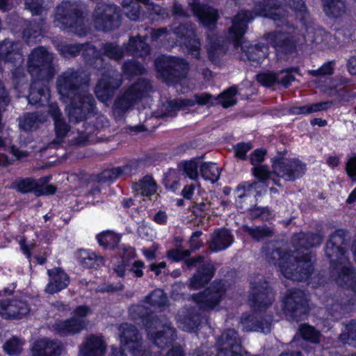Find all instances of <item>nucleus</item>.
<instances>
[{
	"mask_svg": "<svg viewBox=\"0 0 356 356\" xmlns=\"http://www.w3.org/2000/svg\"><path fill=\"white\" fill-rule=\"evenodd\" d=\"M122 83V79L118 73L106 72L99 79L95 88V93L99 101L106 102L113 96L115 91Z\"/></svg>",
	"mask_w": 356,
	"mask_h": 356,
	"instance_id": "6ab92c4d",
	"label": "nucleus"
},
{
	"mask_svg": "<svg viewBox=\"0 0 356 356\" xmlns=\"http://www.w3.org/2000/svg\"><path fill=\"white\" fill-rule=\"evenodd\" d=\"M225 291V284L222 281H215L203 292L193 295L192 299L200 309L209 311L219 304Z\"/></svg>",
	"mask_w": 356,
	"mask_h": 356,
	"instance_id": "a211bd4d",
	"label": "nucleus"
},
{
	"mask_svg": "<svg viewBox=\"0 0 356 356\" xmlns=\"http://www.w3.org/2000/svg\"><path fill=\"white\" fill-rule=\"evenodd\" d=\"M118 330L121 343L127 346L134 356H151L140 332L134 325L123 323L119 326Z\"/></svg>",
	"mask_w": 356,
	"mask_h": 356,
	"instance_id": "2eb2a0df",
	"label": "nucleus"
},
{
	"mask_svg": "<svg viewBox=\"0 0 356 356\" xmlns=\"http://www.w3.org/2000/svg\"><path fill=\"white\" fill-rule=\"evenodd\" d=\"M279 80V74L274 72L260 73L257 76V81L266 87H270Z\"/></svg>",
	"mask_w": 356,
	"mask_h": 356,
	"instance_id": "e2e57ef3",
	"label": "nucleus"
},
{
	"mask_svg": "<svg viewBox=\"0 0 356 356\" xmlns=\"http://www.w3.org/2000/svg\"><path fill=\"white\" fill-rule=\"evenodd\" d=\"M170 31L179 38L181 45L194 58H200L201 43L197 38L194 25L189 22L175 21L170 25Z\"/></svg>",
	"mask_w": 356,
	"mask_h": 356,
	"instance_id": "f8f14e48",
	"label": "nucleus"
},
{
	"mask_svg": "<svg viewBox=\"0 0 356 356\" xmlns=\"http://www.w3.org/2000/svg\"><path fill=\"white\" fill-rule=\"evenodd\" d=\"M201 319V314L196 309L191 308L187 314L179 320L180 327L184 331L192 332L199 326Z\"/></svg>",
	"mask_w": 356,
	"mask_h": 356,
	"instance_id": "a19ab883",
	"label": "nucleus"
},
{
	"mask_svg": "<svg viewBox=\"0 0 356 356\" xmlns=\"http://www.w3.org/2000/svg\"><path fill=\"white\" fill-rule=\"evenodd\" d=\"M218 351H225L232 356H248V352L242 350L241 340L234 329H227L218 339Z\"/></svg>",
	"mask_w": 356,
	"mask_h": 356,
	"instance_id": "4be33fe9",
	"label": "nucleus"
},
{
	"mask_svg": "<svg viewBox=\"0 0 356 356\" xmlns=\"http://www.w3.org/2000/svg\"><path fill=\"white\" fill-rule=\"evenodd\" d=\"M82 15L80 3L76 1H63L56 7L55 17L60 24L62 29L81 35L87 32Z\"/></svg>",
	"mask_w": 356,
	"mask_h": 356,
	"instance_id": "39448f33",
	"label": "nucleus"
},
{
	"mask_svg": "<svg viewBox=\"0 0 356 356\" xmlns=\"http://www.w3.org/2000/svg\"><path fill=\"white\" fill-rule=\"evenodd\" d=\"M1 60L13 63L15 65L22 63L23 56L21 52L20 44L8 39H5L0 42V61Z\"/></svg>",
	"mask_w": 356,
	"mask_h": 356,
	"instance_id": "5701e85b",
	"label": "nucleus"
},
{
	"mask_svg": "<svg viewBox=\"0 0 356 356\" xmlns=\"http://www.w3.org/2000/svg\"><path fill=\"white\" fill-rule=\"evenodd\" d=\"M51 281L47 284L45 291L49 294L57 293L66 288L70 283L68 275L60 268L48 270Z\"/></svg>",
	"mask_w": 356,
	"mask_h": 356,
	"instance_id": "c85d7f7f",
	"label": "nucleus"
},
{
	"mask_svg": "<svg viewBox=\"0 0 356 356\" xmlns=\"http://www.w3.org/2000/svg\"><path fill=\"white\" fill-rule=\"evenodd\" d=\"M129 315L134 320H141L143 323L150 314L148 309L143 305H135L130 307Z\"/></svg>",
	"mask_w": 356,
	"mask_h": 356,
	"instance_id": "052dcab7",
	"label": "nucleus"
},
{
	"mask_svg": "<svg viewBox=\"0 0 356 356\" xmlns=\"http://www.w3.org/2000/svg\"><path fill=\"white\" fill-rule=\"evenodd\" d=\"M242 229L256 241L272 238L275 234L274 229L267 225L250 227L244 225Z\"/></svg>",
	"mask_w": 356,
	"mask_h": 356,
	"instance_id": "72a5a7b5",
	"label": "nucleus"
},
{
	"mask_svg": "<svg viewBox=\"0 0 356 356\" xmlns=\"http://www.w3.org/2000/svg\"><path fill=\"white\" fill-rule=\"evenodd\" d=\"M63 351L61 343L56 340L42 339L35 342L31 356H59Z\"/></svg>",
	"mask_w": 356,
	"mask_h": 356,
	"instance_id": "b1692460",
	"label": "nucleus"
},
{
	"mask_svg": "<svg viewBox=\"0 0 356 356\" xmlns=\"http://www.w3.org/2000/svg\"><path fill=\"white\" fill-rule=\"evenodd\" d=\"M323 302L327 310L332 316L339 313L341 310V304L339 302L338 298H337L334 296L328 295L325 296Z\"/></svg>",
	"mask_w": 356,
	"mask_h": 356,
	"instance_id": "680f3d73",
	"label": "nucleus"
},
{
	"mask_svg": "<svg viewBox=\"0 0 356 356\" xmlns=\"http://www.w3.org/2000/svg\"><path fill=\"white\" fill-rule=\"evenodd\" d=\"M339 339L356 347V321H351L346 326L345 331L339 336Z\"/></svg>",
	"mask_w": 356,
	"mask_h": 356,
	"instance_id": "6e6d98bb",
	"label": "nucleus"
},
{
	"mask_svg": "<svg viewBox=\"0 0 356 356\" xmlns=\"http://www.w3.org/2000/svg\"><path fill=\"white\" fill-rule=\"evenodd\" d=\"M193 105L192 101L189 99H176L167 101L163 104L161 115L156 116V118L175 116L179 110Z\"/></svg>",
	"mask_w": 356,
	"mask_h": 356,
	"instance_id": "473e14b6",
	"label": "nucleus"
},
{
	"mask_svg": "<svg viewBox=\"0 0 356 356\" xmlns=\"http://www.w3.org/2000/svg\"><path fill=\"white\" fill-rule=\"evenodd\" d=\"M102 55L115 61L121 60L127 54L124 43L120 46L116 42H108L102 44Z\"/></svg>",
	"mask_w": 356,
	"mask_h": 356,
	"instance_id": "c9c22d12",
	"label": "nucleus"
},
{
	"mask_svg": "<svg viewBox=\"0 0 356 356\" xmlns=\"http://www.w3.org/2000/svg\"><path fill=\"white\" fill-rule=\"evenodd\" d=\"M200 173L204 179L210 180L213 183L216 181L220 175V169L213 163H204L200 166Z\"/></svg>",
	"mask_w": 356,
	"mask_h": 356,
	"instance_id": "603ef678",
	"label": "nucleus"
},
{
	"mask_svg": "<svg viewBox=\"0 0 356 356\" xmlns=\"http://www.w3.org/2000/svg\"><path fill=\"white\" fill-rule=\"evenodd\" d=\"M264 12V16L275 21L277 26H282L286 22L287 12L279 6L270 7L266 5Z\"/></svg>",
	"mask_w": 356,
	"mask_h": 356,
	"instance_id": "c03bdc74",
	"label": "nucleus"
},
{
	"mask_svg": "<svg viewBox=\"0 0 356 356\" xmlns=\"http://www.w3.org/2000/svg\"><path fill=\"white\" fill-rule=\"evenodd\" d=\"M324 11L329 16L339 17L345 12L343 0H322Z\"/></svg>",
	"mask_w": 356,
	"mask_h": 356,
	"instance_id": "de8ad7c7",
	"label": "nucleus"
},
{
	"mask_svg": "<svg viewBox=\"0 0 356 356\" xmlns=\"http://www.w3.org/2000/svg\"><path fill=\"white\" fill-rule=\"evenodd\" d=\"M350 239L348 232L337 229L330 235L325 244V255L330 260V277L341 284H346L353 275L347 255Z\"/></svg>",
	"mask_w": 356,
	"mask_h": 356,
	"instance_id": "f03ea898",
	"label": "nucleus"
},
{
	"mask_svg": "<svg viewBox=\"0 0 356 356\" xmlns=\"http://www.w3.org/2000/svg\"><path fill=\"white\" fill-rule=\"evenodd\" d=\"M236 92L237 90L236 87H230L218 95L220 104L224 108H228L229 106H234L236 103V100L234 99Z\"/></svg>",
	"mask_w": 356,
	"mask_h": 356,
	"instance_id": "13d9d810",
	"label": "nucleus"
},
{
	"mask_svg": "<svg viewBox=\"0 0 356 356\" xmlns=\"http://www.w3.org/2000/svg\"><path fill=\"white\" fill-rule=\"evenodd\" d=\"M261 253L269 264H278L282 274L288 279L304 280L312 273L313 266L308 254L303 255V260L300 261L298 254L282 251L272 242L263 245Z\"/></svg>",
	"mask_w": 356,
	"mask_h": 356,
	"instance_id": "f257e3e1",
	"label": "nucleus"
},
{
	"mask_svg": "<svg viewBox=\"0 0 356 356\" xmlns=\"http://www.w3.org/2000/svg\"><path fill=\"white\" fill-rule=\"evenodd\" d=\"M251 291L249 296V303L251 308L256 311H263L270 307L274 300L271 288L264 277L258 275L252 278Z\"/></svg>",
	"mask_w": 356,
	"mask_h": 356,
	"instance_id": "9b49d317",
	"label": "nucleus"
},
{
	"mask_svg": "<svg viewBox=\"0 0 356 356\" xmlns=\"http://www.w3.org/2000/svg\"><path fill=\"white\" fill-rule=\"evenodd\" d=\"M42 122L35 113H27L19 118V127L25 131H31L38 129Z\"/></svg>",
	"mask_w": 356,
	"mask_h": 356,
	"instance_id": "37998d69",
	"label": "nucleus"
},
{
	"mask_svg": "<svg viewBox=\"0 0 356 356\" xmlns=\"http://www.w3.org/2000/svg\"><path fill=\"white\" fill-rule=\"evenodd\" d=\"M82 263L86 267L96 268L104 264V258L96 255L95 253H91L82 258Z\"/></svg>",
	"mask_w": 356,
	"mask_h": 356,
	"instance_id": "69168bd1",
	"label": "nucleus"
},
{
	"mask_svg": "<svg viewBox=\"0 0 356 356\" xmlns=\"http://www.w3.org/2000/svg\"><path fill=\"white\" fill-rule=\"evenodd\" d=\"M90 79L88 75L69 68L61 73L56 79L59 94L63 97H74L83 92H89Z\"/></svg>",
	"mask_w": 356,
	"mask_h": 356,
	"instance_id": "423d86ee",
	"label": "nucleus"
},
{
	"mask_svg": "<svg viewBox=\"0 0 356 356\" xmlns=\"http://www.w3.org/2000/svg\"><path fill=\"white\" fill-rule=\"evenodd\" d=\"M156 69L166 83H172L186 76L190 64L181 57L166 56L156 62Z\"/></svg>",
	"mask_w": 356,
	"mask_h": 356,
	"instance_id": "9d476101",
	"label": "nucleus"
},
{
	"mask_svg": "<svg viewBox=\"0 0 356 356\" xmlns=\"http://www.w3.org/2000/svg\"><path fill=\"white\" fill-rule=\"evenodd\" d=\"M92 20L97 29L103 31L117 29L120 26V11L113 4L99 3L94 10Z\"/></svg>",
	"mask_w": 356,
	"mask_h": 356,
	"instance_id": "dca6fc26",
	"label": "nucleus"
},
{
	"mask_svg": "<svg viewBox=\"0 0 356 356\" xmlns=\"http://www.w3.org/2000/svg\"><path fill=\"white\" fill-rule=\"evenodd\" d=\"M233 241L229 230L225 228L216 229L209 243V249L216 252L225 250L233 243Z\"/></svg>",
	"mask_w": 356,
	"mask_h": 356,
	"instance_id": "2f4dec72",
	"label": "nucleus"
},
{
	"mask_svg": "<svg viewBox=\"0 0 356 356\" xmlns=\"http://www.w3.org/2000/svg\"><path fill=\"white\" fill-rule=\"evenodd\" d=\"M127 54L134 56L146 57L150 54V46L146 42V36L137 35L131 36L124 43Z\"/></svg>",
	"mask_w": 356,
	"mask_h": 356,
	"instance_id": "cd10ccee",
	"label": "nucleus"
},
{
	"mask_svg": "<svg viewBox=\"0 0 356 356\" xmlns=\"http://www.w3.org/2000/svg\"><path fill=\"white\" fill-rule=\"evenodd\" d=\"M271 322L272 317L270 316L258 321L254 316L243 315L241 320L243 330L248 332H261L265 334L270 332Z\"/></svg>",
	"mask_w": 356,
	"mask_h": 356,
	"instance_id": "c756f323",
	"label": "nucleus"
},
{
	"mask_svg": "<svg viewBox=\"0 0 356 356\" xmlns=\"http://www.w3.org/2000/svg\"><path fill=\"white\" fill-rule=\"evenodd\" d=\"M285 152L277 153L273 159V174L286 181H293L302 177L306 171V165L298 159H287L284 157Z\"/></svg>",
	"mask_w": 356,
	"mask_h": 356,
	"instance_id": "ddd939ff",
	"label": "nucleus"
},
{
	"mask_svg": "<svg viewBox=\"0 0 356 356\" xmlns=\"http://www.w3.org/2000/svg\"><path fill=\"white\" fill-rule=\"evenodd\" d=\"M68 99L70 102L66 106L65 111L70 122H83L94 112L95 100L90 92H83Z\"/></svg>",
	"mask_w": 356,
	"mask_h": 356,
	"instance_id": "1a4fd4ad",
	"label": "nucleus"
},
{
	"mask_svg": "<svg viewBox=\"0 0 356 356\" xmlns=\"http://www.w3.org/2000/svg\"><path fill=\"white\" fill-rule=\"evenodd\" d=\"M48 83L40 79H32L30 92L28 97L30 104L42 105L48 102L50 97L47 86Z\"/></svg>",
	"mask_w": 356,
	"mask_h": 356,
	"instance_id": "bb28decb",
	"label": "nucleus"
},
{
	"mask_svg": "<svg viewBox=\"0 0 356 356\" xmlns=\"http://www.w3.org/2000/svg\"><path fill=\"white\" fill-rule=\"evenodd\" d=\"M330 33L321 28L308 27L305 34L306 42L310 44L320 45L325 43L330 38Z\"/></svg>",
	"mask_w": 356,
	"mask_h": 356,
	"instance_id": "ea45409f",
	"label": "nucleus"
},
{
	"mask_svg": "<svg viewBox=\"0 0 356 356\" xmlns=\"http://www.w3.org/2000/svg\"><path fill=\"white\" fill-rule=\"evenodd\" d=\"M149 0H124L122 2L124 13L133 21L140 19L141 6L139 2L148 3Z\"/></svg>",
	"mask_w": 356,
	"mask_h": 356,
	"instance_id": "79ce46f5",
	"label": "nucleus"
},
{
	"mask_svg": "<svg viewBox=\"0 0 356 356\" xmlns=\"http://www.w3.org/2000/svg\"><path fill=\"white\" fill-rule=\"evenodd\" d=\"M268 42L276 50L277 59L289 60L296 52V44L293 36L284 32H271L264 35Z\"/></svg>",
	"mask_w": 356,
	"mask_h": 356,
	"instance_id": "f3484780",
	"label": "nucleus"
},
{
	"mask_svg": "<svg viewBox=\"0 0 356 356\" xmlns=\"http://www.w3.org/2000/svg\"><path fill=\"white\" fill-rule=\"evenodd\" d=\"M131 168L128 165L113 168L106 170L99 176V181H112L119 178L122 175L129 173Z\"/></svg>",
	"mask_w": 356,
	"mask_h": 356,
	"instance_id": "09e8293b",
	"label": "nucleus"
},
{
	"mask_svg": "<svg viewBox=\"0 0 356 356\" xmlns=\"http://www.w3.org/2000/svg\"><path fill=\"white\" fill-rule=\"evenodd\" d=\"M54 56L44 47H38L31 50L28 56L27 70L32 79L49 82L57 71L54 63Z\"/></svg>",
	"mask_w": 356,
	"mask_h": 356,
	"instance_id": "20e7f679",
	"label": "nucleus"
},
{
	"mask_svg": "<svg viewBox=\"0 0 356 356\" xmlns=\"http://www.w3.org/2000/svg\"><path fill=\"white\" fill-rule=\"evenodd\" d=\"M282 304L284 314L297 321H300L309 311L307 299L300 289L288 291L282 299Z\"/></svg>",
	"mask_w": 356,
	"mask_h": 356,
	"instance_id": "4468645a",
	"label": "nucleus"
},
{
	"mask_svg": "<svg viewBox=\"0 0 356 356\" xmlns=\"http://www.w3.org/2000/svg\"><path fill=\"white\" fill-rule=\"evenodd\" d=\"M6 319L19 318L29 313V309L25 302L13 300H8Z\"/></svg>",
	"mask_w": 356,
	"mask_h": 356,
	"instance_id": "58836bf2",
	"label": "nucleus"
},
{
	"mask_svg": "<svg viewBox=\"0 0 356 356\" xmlns=\"http://www.w3.org/2000/svg\"><path fill=\"white\" fill-rule=\"evenodd\" d=\"M144 302L158 308L168 306V298L164 291L156 289L145 298Z\"/></svg>",
	"mask_w": 356,
	"mask_h": 356,
	"instance_id": "a18cd8bd",
	"label": "nucleus"
},
{
	"mask_svg": "<svg viewBox=\"0 0 356 356\" xmlns=\"http://www.w3.org/2000/svg\"><path fill=\"white\" fill-rule=\"evenodd\" d=\"M80 46H81L82 55L87 61L99 57V53L94 45L86 43L80 44Z\"/></svg>",
	"mask_w": 356,
	"mask_h": 356,
	"instance_id": "338daca9",
	"label": "nucleus"
},
{
	"mask_svg": "<svg viewBox=\"0 0 356 356\" xmlns=\"http://www.w3.org/2000/svg\"><path fill=\"white\" fill-rule=\"evenodd\" d=\"M58 50L65 58H70L76 56L81 51L80 44L62 43L58 46Z\"/></svg>",
	"mask_w": 356,
	"mask_h": 356,
	"instance_id": "4d7b16f0",
	"label": "nucleus"
},
{
	"mask_svg": "<svg viewBox=\"0 0 356 356\" xmlns=\"http://www.w3.org/2000/svg\"><path fill=\"white\" fill-rule=\"evenodd\" d=\"M23 344L24 341L22 339L13 336L4 343L3 348L8 355L11 356H17L22 351Z\"/></svg>",
	"mask_w": 356,
	"mask_h": 356,
	"instance_id": "864d4df0",
	"label": "nucleus"
},
{
	"mask_svg": "<svg viewBox=\"0 0 356 356\" xmlns=\"http://www.w3.org/2000/svg\"><path fill=\"white\" fill-rule=\"evenodd\" d=\"M249 216L251 220L261 218L263 220H266L270 216V211L268 207H260L255 205L249 209Z\"/></svg>",
	"mask_w": 356,
	"mask_h": 356,
	"instance_id": "0e129e2a",
	"label": "nucleus"
},
{
	"mask_svg": "<svg viewBox=\"0 0 356 356\" xmlns=\"http://www.w3.org/2000/svg\"><path fill=\"white\" fill-rule=\"evenodd\" d=\"M183 171L188 177L196 179L198 177L197 163L195 160L186 161L181 165Z\"/></svg>",
	"mask_w": 356,
	"mask_h": 356,
	"instance_id": "774afa93",
	"label": "nucleus"
},
{
	"mask_svg": "<svg viewBox=\"0 0 356 356\" xmlns=\"http://www.w3.org/2000/svg\"><path fill=\"white\" fill-rule=\"evenodd\" d=\"M216 268L212 264H207L199 268L197 273L191 278L189 287L198 289L204 286L214 276Z\"/></svg>",
	"mask_w": 356,
	"mask_h": 356,
	"instance_id": "7c9ffc66",
	"label": "nucleus"
},
{
	"mask_svg": "<svg viewBox=\"0 0 356 356\" xmlns=\"http://www.w3.org/2000/svg\"><path fill=\"white\" fill-rule=\"evenodd\" d=\"M207 40L210 44L208 48V54L210 60L216 63L219 58L224 55L227 51V47L224 44V40L215 36H207Z\"/></svg>",
	"mask_w": 356,
	"mask_h": 356,
	"instance_id": "e433bc0d",
	"label": "nucleus"
},
{
	"mask_svg": "<svg viewBox=\"0 0 356 356\" xmlns=\"http://www.w3.org/2000/svg\"><path fill=\"white\" fill-rule=\"evenodd\" d=\"M298 332L301 337L311 343H317L319 342L321 334L314 327L308 324H301L299 326Z\"/></svg>",
	"mask_w": 356,
	"mask_h": 356,
	"instance_id": "3c124183",
	"label": "nucleus"
},
{
	"mask_svg": "<svg viewBox=\"0 0 356 356\" xmlns=\"http://www.w3.org/2000/svg\"><path fill=\"white\" fill-rule=\"evenodd\" d=\"M122 71L127 75H136L144 74L145 69L138 62L128 60L123 63Z\"/></svg>",
	"mask_w": 356,
	"mask_h": 356,
	"instance_id": "bf43d9fd",
	"label": "nucleus"
},
{
	"mask_svg": "<svg viewBox=\"0 0 356 356\" xmlns=\"http://www.w3.org/2000/svg\"><path fill=\"white\" fill-rule=\"evenodd\" d=\"M97 240L100 245L105 248H114L119 243L120 237L112 232L107 231L99 234Z\"/></svg>",
	"mask_w": 356,
	"mask_h": 356,
	"instance_id": "5fc2aeb1",
	"label": "nucleus"
},
{
	"mask_svg": "<svg viewBox=\"0 0 356 356\" xmlns=\"http://www.w3.org/2000/svg\"><path fill=\"white\" fill-rule=\"evenodd\" d=\"M152 91V86L149 80L138 79L122 95L115 99L113 106L114 115L122 116L135 104L148 96Z\"/></svg>",
	"mask_w": 356,
	"mask_h": 356,
	"instance_id": "0eeeda50",
	"label": "nucleus"
},
{
	"mask_svg": "<svg viewBox=\"0 0 356 356\" xmlns=\"http://www.w3.org/2000/svg\"><path fill=\"white\" fill-rule=\"evenodd\" d=\"M48 113L54 120L56 138L49 144V147L60 145L71 129L70 125L66 122L57 104H50Z\"/></svg>",
	"mask_w": 356,
	"mask_h": 356,
	"instance_id": "412c9836",
	"label": "nucleus"
},
{
	"mask_svg": "<svg viewBox=\"0 0 356 356\" xmlns=\"http://www.w3.org/2000/svg\"><path fill=\"white\" fill-rule=\"evenodd\" d=\"M88 306L82 305L74 310V316L70 319L60 321L54 325V330L60 335L76 334L83 330L86 326V322L83 320L89 313Z\"/></svg>",
	"mask_w": 356,
	"mask_h": 356,
	"instance_id": "aec40b11",
	"label": "nucleus"
},
{
	"mask_svg": "<svg viewBox=\"0 0 356 356\" xmlns=\"http://www.w3.org/2000/svg\"><path fill=\"white\" fill-rule=\"evenodd\" d=\"M149 339L156 346L163 348L170 343L175 338V329L163 318L149 314L143 323Z\"/></svg>",
	"mask_w": 356,
	"mask_h": 356,
	"instance_id": "6e6552de",
	"label": "nucleus"
},
{
	"mask_svg": "<svg viewBox=\"0 0 356 356\" xmlns=\"http://www.w3.org/2000/svg\"><path fill=\"white\" fill-rule=\"evenodd\" d=\"M12 188L16 189L21 193H27L37 190L38 182L31 177L20 179L13 181L10 186Z\"/></svg>",
	"mask_w": 356,
	"mask_h": 356,
	"instance_id": "49530a36",
	"label": "nucleus"
},
{
	"mask_svg": "<svg viewBox=\"0 0 356 356\" xmlns=\"http://www.w3.org/2000/svg\"><path fill=\"white\" fill-rule=\"evenodd\" d=\"M193 14L198 18L200 22L205 26L213 25L219 18L218 10L216 8L198 3H189Z\"/></svg>",
	"mask_w": 356,
	"mask_h": 356,
	"instance_id": "a878e982",
	"label": "nucleus"
},
{
	"mask_svg": "<svg viewBox=\"0 0 356 356\" xmlns=\"http://www.w3.org/2000/svg\"><path fill=\"white\" fill-rule=\"evenodd\" d=\"M133 188L137 194L140 193L143 196L151 197L155 195L156 197L158 196V195H156V183L150 176H145L138 182L134 183Z\"/></svg>",
	"mask_w": 356,
	"mask_h": 356,
	"instance_id": "f704fd0d",
	"label": "nucleus"
},
{
	"mask_svg": "<svg viewBox=\"0 0 356 356\" xmlns=\"http://www.w3.org/2000/svg\"><path fill=\"white\" fill-rule=\"evenodd\" d=\"M252 19V13L250 11L238 13L232 19V26L229 29V33L230 38L234 40V48L237 51L240 49V58L254 64L259 63L267 57L268 49L264 44L253 45L243 40L248 23Z\"/></svg>",
	"mask_w": 356,
	"mask_h": 356,
	"instance_id": "7ed1b4c3",
	"label": "nucleus"
},
{
	"mask_svg": "<svg viewBox=\"0 0 356 356\" xmlns=\"http://www.w3.org/2000/svg\"><path fill=\"white\" fill-rule=\"evenodd\" d=\"M291 243L294 248L293 250H289L293 254H298L300 256V260H303V255L308 254L310 258L312 265L313 266V257L310 252H304L302 250H307V245L306 241L305 233H298L294 234L291 238Z\"/></svg>",
	"mask_w": 356,
	"mask_h": 356,
	"instance_id": "4c0bfd02",
	"label": "nucleus"
},
{
	"mask_svg": "<svg viewBox=\"0 0 356 356\" xmlns=\"http://www.w3.org/2000/svg\"><path fill=\"white\" fill-rule=\"evenodd\" d=\"M40 35V26L32 22H29L22 32V38L27 44L35 43Z\"/></svg>",
	"mask_w": 356,
	"mask_h": 356,
	"instance_id": "8fccbe9b",
	"label": "nucleus"
},
{
	"mask_svg": "<svg viewBox=\"0 0 356 356\" xmlns=\"http://www.w3.org/2000/svg\"><path fill=\"white\" fill-rule=\"evenodd\" d=\"M106 344L102 337L93 334L87 337L80 347L81 356H105Z\"/></svg>",
	"mask_w": 356,
	"mask_h": 356,
	"instance_id": "393cba45",
	"label": "nucleus"
}]
</instances>
